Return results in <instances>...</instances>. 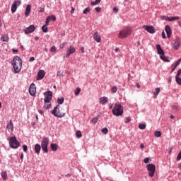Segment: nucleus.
I'll use <instances>...</instances> for the list:
<instances>
[{
  "instance_id": "f257e3e1",
  "label": "nucleus",
  "mask_w": 181,
  "mask_h": 181,
  "mask_svg": "<svg viewBox=\"0 0 181 181\" xmlns=\"http://www.w3.org/2000/svg\"><path fill=\"white\" fill-rule=\"evenodd\" d=\"M11 64L13 66L14 74H18L22 69V59L20 57L16 56L14 59L11 62Z\"/></svg>"
},
{
  "instance_id": "f03ea898",
  "label": "nucleus",
  "mask_w": 181,
  "mask_h": 181,
  "mask_svg": "<svg viewBox=\"0 0 181 181\" xmlns=\"http://www.w3.org/2000/svg\"><path fill=\"white\" fill-rule=\"evenodd\" d=\"M112 115L115 117H122L124 113V108L121 103H115L112 110Z\"/></svg>"
},
{
  "instance_id": "7ed1b4c3",
  "label": "nucleus",
  "mask_w": 181,
  "mask_h": 181,
  "mask_svg": "<svg viewBox=\"0 0 181 181\" xmlns=\"http://www.w3.org/2000/svg\"><path fill=\"white\" fill-rule=\"evenodd\" d=\"M8 141L9 142V146L11 148L17 149L21 146V143L15 136H9L8 138Z\"/></svg>"
},
{
  "instance_id": "20e7f679",
  "label": "nucleus",
  "mask_w": 181,
  "mask_h": 181,
  "mask_svg": "<svg viewBox=\"0 0 181 181\" xmlns=\"http://www.w3.org/2000/svg\"><path fill=\"white\" fill-rule=\"evenodd\" d=\"M132 28L131 27H124L119 31V37L125 38L128 37L132 33Z\"/></svg>"
},
{
  "instance_id": "39448f33",
  "label": "nucleus",
  "mask_w": 181,
  "mask_h": 181,
  "mask_svg": "<svg viewBox=\"0 0 181 181\" xmlns=\"http://www.w3.org/2000/svg\"><path fill=\"white\" fill-rule=\"evenodd\" d=\"M60 105H57L56 107H54V110H51L50 113L54 115L55 117L57 118H63L66 113H61L60 112Z\"/></svg>"
},
{
  "instance_id": "423d86ee",
  "label": "nucleus",
  "mask_w": 181,
  "mask_h": 181,
  "mask_svg": "<svg viewBox=\"0 0 181 181\" xmlns=\"http://www.w3.org/2000/svg\"><path fill=\"white\" fill-rule=\"evenodd\" d=\"M146 168L148 171V175L151 177H153L156 170V165L153 163L147 164Z\"/></svg>"
},
{
  "instance_id": "0eeeda50",
  "label": "nucleus",
  "mask_w": 181,
  "mask_h": 181,
  "mask_svg": "<svg viewBox=\"0 0 181 181\" xmlns=\"http://www.w3.org/2000/svg\"><path fill=\"white\" fill-rule=\"evenodd\" d=\"M44 97L45 105H46L47 103H50L53 98V93L51 90L44 92Z\"/></svg>"
},
{
  "instance_id": "6e6552de",
  "label": "nucleus",
  "mask_w": 181,
  "mask_h": 181,
  "mask_svg": "<svg viewBox=\"0 0 181 181\" xmlns=\"http://www.w3.org/2000/svg\"><path fill=\"white\" fill-rule=\"evenodd\" d=\"M36 30V27H35L34 25H30L29 27L25 28L23 30V32L25 35H29L30 33H33Z\"/></svg>"
},
{
  "instance_id": "1a4fd4ad",
  "label": "nucleus",
  "mask_w": 181,
  "mask_h": 181,
  "mask_svg": "<svg viewBox=\"0 0 181 181\" xmlns=\"http://www.w3.org/2000/svg\"><path fill=\"white\" fill-rule=\"evenodd\" d=\"M173 45V49L177 50L181 45V40L178 37H176V40H174L172 42Z\"/></svg>"
},
{
  "instance_id": "9d476101",
  "label": "nucleus",
  "mask_w": 181,
  "mask_h": 181,
  "mask_svg": "<svg viewBox=\"0 0 181 181\" xmlns=\"http://www.w3.org/2000/svg\"><path fill=\"white\" fill-rule=\"evenodd\" d=\"M76 47H74V45H69V47L66 51L67 53L66 54V57L69 58L71 54L76 53Z\"/></svg>"
},
{
  "instance_id": "9b49d317",
  "label": "nucleus",
  "mask_w": 181,
  "mask_h": 181,
  "mask_svg": "<svg viewBox=\"0 0 181 181\" xmlns=\"http://www.w3.org/2000/svg\"><path fill=\"white\" fill-rule=\"evenodd\" d=\"M45 75H46L45 71L40 69V71H38V72L37 74L36 80L40 81L42 79H44Z\"/></svg>"
},
{
  "instance_id": "f8f14e48",
  "label": "nucleus",
  "mask_w": 181,
  "mask_h": 181,
  "mask_svg": "<svg viewBox=\"0 0 181 181\" xmlns=\"http://www.w3.org/2000/svg\"><path fill=\"white\" fill-rule=\"evenodd\" d=\"M29 93L30 95L34 97L36 93V86L34 83H32L29 87Z\"/></svg>"
},
{
  "instance_id": "ddd939ff",
  "label": "nucleus",
  "mask_w": 181,
  "mask_h": 181,
  "mask_svg": "<svg viewBox=\"0 0 181 181\" xmlns=\"http://www.w3.org/2000/svg\"><path fill=\"white\" fill-rule=\"evenodd\" d=\"M143 28L148 33L154 34L156 33V29L152 25H144Z\"/></svg>"
},
{
  "instance_id": "4468645a",
  "label": "nucleus",
  "mask_w": 181,
  "mask_h": 181,
  "mask_svg": "<svg viewBox=\"0 0 181 181\" xmlns=\"http://www.w3.org/2000/svg\"><path fill=\"white\" fill-rule=\"evenodd\" d=\"M165 32L166 33L168 38L171 37L172 30H171V28H170V26L169 25H165Z\"/></svg>"
},
{
  "instance_id": "2eb2a0df",
  "label": "nucleus",
  "mask_w": 181,
  "mask_h": 181,
  "mask_svg": "<svg viewBox=\"0 0 181 181\" xmlns=\"http://www.w3.org/2000/svg\"><path fill=\"white\" fill-rule=\"evenodd\" d=\"M156 49H157L158 54H159L160 56L163 55V54H165V52L163 49V48L161 47L160 45H159V44L156 45Z\"/></svg>"
},
{
  "instance_id": "dca6fc26",
  "label": "nucleus",
  "mask_w": 181,
  "mask_h": 181,
  "mask_svg": "<svg viewBox=\"0 0 181 181\" xmlns=\"http://www.w3.org/2000/svg\"><path fill=\"white\" fill-rule=\"evenodd\" d=\"M31 10H32V5L31 4L27 5V7H25V17L29 16V15L31 13Z\"/></svg>"
},
{
  "instance_id": "f3484780",
  "label": "nucleus",
  "mask_w": 181,
  "mask_h": 181,
  "mask_svg": "<svg viewBox=\"0 0 181 181\" xmlns=\"http://www.w3.org/2000/svg\"><path fill=\"white\" fill-rule=\"evenodd\" d=\"M49 138L48 137H44L41 141L40 146H49Z\"/></svg>"
},
{
  "instance_id": "a211bd4d",
  "label": "nucleus",
  "mask_w": 181,
  "mask_h": 181,
  "mask_svg": "<svg viewBox=\"0 0 181 181\" xmlns=\"http://www.w3.org/2000/svg\"><path fill=\"white\" fill-rule=\"evenodd\" d=\"M93 37L94 40H95L96 42H98V43H100V42L101 37H100V35L98 34V32L95 33L93 35Z\"/></svg>"
},
{
  "instance_id": "6ab92c4d",
  "label": "nucleus",
  "mask_w": 181,
  "mask_h": 181,
  "mask_svg": "<svg viewBox=\"0 0 181 181\" xmlns=\"http://www.w3.org/2000/svg\"><path fill=\"white\" fill-rule=\"evenodd\" d=\"M58 148H59V146H58L57 144H56V143H51L50 144V149L53 152L57 151Z\"/></svg>"
},
{
  "instance_id": "aec40b11",
  "label": "nucleus",
  "mask_w": 181,
  "mask_h": 181,
  "mask_svg": "<svg viewBox=\"0 0 181 181\" xmlns=\"http://www.w3.org/2000/svg\"><path fill=\"white\" fill-rule=\"evenodd\" d=\"M41 149H42V148H41V145L40 144H36L35 145L34 151L36 154L39 155L40 153Z\"/></svg>"
},
{
  "instance_id": "412c9836",
  "label": "nucleus",
  "mask_w": 181,
  "mask_h": 181,
  "mask_svg": "<svg viewBox=\"0 0 181 181\" xmlns=\"http://www.w3.org/2000/svg\"><path fill=\"white\" fill-rule=\"evenodd\" d=\"M160 59L165 62H167V63L170 62V60L169 59V57L165 56V54H161L160 56Z\"/></svg>"
},
{
  "instance_id": "4be33fe9",
  "label": "nucleus",
  "mask_w": 181,
  "mask_h": 181,
  "mask_svg": "<svg viewBox=\"0 0 181 181\" xmlns=\"http://www.w3.org/2000/svg\"><path fill=\"white\" fill-rule=\"evenodd\" d=\"M107 102H108V98H106V97L100 98V103L102 104L103 105H105V103Z\"/></svg>"
},
{
  "instance_id": "5701e85b",
  "label": "nucleus",
  "mask_w": 181,
  "mask_h": 181,
  "mask_svg": "<svg viewBox=\"0 0 181 181\" xmlns=\"http://www.w3.org/2000/svg\"><path fill=\"white\" fill-rule=\"evenodd\" d=\"M160 93V88H156L155 91L153 92V98L156 99L158 95Z\"/></svg>"
},
{
  "instance_id": "b1692460",
  "label": "nucleus",
  "mask_w": 181,
  "mask_h": 181,
  "mask_svg": "<svg viewBox=\"0 0 181 181\" xmlns=\"http://www.w3.org/2000/svg\"><path fill=\"white\" fill-rule=\"evenodd\" d=\"M180 20V18L176 16V17H167L166 18V21H170V22H173V21H179Z\"/></svg>"
},
{
  "instance_id": "393cba45",
  "label": "nucleus",
  "mask_w": 181,
  "mask_h": 181,
  "mask_svg": "<svg viewBox=\"0 0 181 181\" xmlns=\"http://www.w3.org/2000/svg\"><path fill=\"white\" fill-rule=\"evenodd\" d=\"M7 129L11 131L13 130V124L12 120H10L9 123L8 124Z\"/></svg>"
},
{
  "instance_id": "a878e982",
  "label": "nucleus",
  "mask_w": 181,
  "mask_h": 181,
  "mask_svg": "<svg viewBox=\"0 0 181 181\" xmlns=\"http://www.w3.org/2000/svg\"><path fill=\"white\" fill-rule=\"evenodd\" d=\"M12 5L18 8L21 5V0H15Z\"/></svg>"
},
{
  "instance_id": "bb28decb",
  "label": "nucleus",
  "mask_w": 181,
  "mask_h": 181,
  "mask_svg": "<svg viewBox=\"0 0 181 181\" xmlns=\"http://www.w3.org/2000/svg\"><path fill=\"white\" fill-rule=\"evenodd\" d=\"M1 177H2L3 180H4V181L7 180V179H8V174H7V173L5 172V171L2 172L1 173Z\"/></svg>"
},
{
  "instance_id": "cd10ccee",
  "label": "nucleus",
  "mask_w": 181,
  "mask_h": 181,
  "mask_svg": "<svg viewBox=\"0 0 181 181\" xmlns=\"http://www.w3.org/2000/svg\"><path fill=\"white\" fill-rule=\"evenodd\" d=\"M100 117V115H98V117H94L92 120H90V122L95 124L98 122V118Z\"/></svg>"
},
{
  "instance_id": "c85d7f7f",
  "label": "nucleus",
  "mask_w": 181,
  "mask_h": 181,
  "mask_svg": "<svg viewBox=\"0 0 181 181\" xmlns=\"http://www.w3.org/2000/svg\"><path fill=\"white\" fill-rule=\"evenodd\" d=\"M57 102L58 105H63L64 103V98H58Z\"/></svg>"
},
{
  "instance_id": "c756f323",
  "label": "nucleus",
  "mask_w": 181,
  "mask_h": 181,
  "mask_svg": "<svg viewBox=\"0 0 181 181\" xmlns=\"http://www.w3.org/2000/svg\"><path fill=\"white\" fill-rule=\"evenodd\" d=\"M41 149L45 153H48L49 152L48 146H41Z\"/></svg>"
},
{
  "instance_id": "7c9ffc66",
  "label": "nucleus",
  "mask_w": 181,
  "mask_h": 181,
  "mask_svg": "<svg viewBox=\"0 0 181 181\" xmlns=\"http://www.w3.org/2000/svg\"><path fill=\"white\" fill-rule=\"evenodd\" d=\"M155 137L160 138L162 136V132L160 131L154 132Z\"/></svg>"
},
{
  "instance_id": "2f4dec72",
  "label": "nucleus",
  "mask_w": 181,
  "mask_h": 181,
  "mask_svg": "<svg viewBox=\"0 0 181 181\" xmlns=\"http://www.w3.org/2000/svg\"><path fill=\"white\" fill-rule=\"evenodd\" d=\"M44 107L47 110L50 109L52 107L51 102L49 103H45V102H44Z\"/></svg>"
},
{
  "instance_id": "473e14b6",
  "label": "nucleus",
  "mask_w": 181,
  "mask_h": 181,
  "mask_svg": "<svg viewBox=\"0 0 181 181\" xmlns=\"http://www.w3.org/2000/svg\"><path fill=\"white\" fill-rule=\"evenodd\" d=\"M101 132H102L103 134L106 135V134H108L109 129H108V128H107V127H103V128L101 129Z\"/></svg>"
},
{
  "instance_id": "72a5a7b5",
  "label": "nucleus",
  "mask_w": 181,
  "mask_h": 181,
  "mask_svg": "<svg viewBox=\"0 0 181 181\" xmlns=\"http://www.w3.org/2000/svg\"><path fill=\"white\" fill-rule=\"evenodd\" d=\"M90 12V7H87L83 11V15H87L88 13Z\"/></svg>"
},
{
  "instance_id": "f704fd0d",
  "label": "nucleus",
  "mask_w": 181,
  "mask_h": 181,
  "mask_svg": "<svg viewBox=\"0 0 181 181\" xmlns=\"http://www.w3.org/2000/svg\"><path fill=\"white\" fill-rule=\"evenodd\" d=\"M48 25H42V31L45 33H47L48 32V28H47Z\"/></svg>"
},
{
  "instance_id": "c9c22d12",
  "label": "nucleus",
  "mask_w": 181,
  "mask_h": 181,
  "mask_svg": "<svg viewBox=\"0 0 181 181\" xmlns=\"http://www.w3.org/2000/svg\"><path fill=\"white\" fill-rule=\"evenodd\" d=\"M152 161L151 158H145L144 160V163L145 164H148V163H151Z\"/></svg>"
},
{
  "instance_id": "e433bc0d",
  "label": "nucleus",
  "mask_w": 181,
  "mask_h": 181,
  "mask_svg": "<svg viewBox=\"0 0 181 181\" xmlns=\"http://www.w3.org/2000/svg\"><path fill=\"white\" fill-rule=\"evenodd\" d=\"M81 136H83V134H81V131H76V137L77 139H80Z\"/></svg>"
},
{
  "instance_id": "4c0bfd02",
  "label": "nucleus",
  "mask_w": 181,
  "mask_h": 181,
  "mask_svg": "<svg viewBox=\"0 0 181 181\" xmlns=\"http://www.w3.org/2000/svg\"><path fill=\"white\" fill-rule=\"evenodd\" d=\"M81 88L79 87H77L76 89H75V91H74V95H79L80 93H81Z\"/></svg>"
},
{
  "instance_id": "58836bf2",
  "label": "nucleus",
  "mask_w": 181,
  "mask_h": 181,
  "mask_svg": "<svg viewBox=\"0 0 181 181\" xmlns=\"http://www.w3.org/2000/svg\"><path fill=\"white\" fill-rule=\"evenodd\" d=\"M18 9V7L11 4V13H15V12L16 11V10Z\"/></svg>"
},
{
  "instance_id": "ea45409f",
  "label": "nucleus",
  "mask_w": 181,
  "mask_h": 181,
  "mask_svg": "<svg viewBox=\"0 0 181 181\" xmlns=\"http://www.w3.org/2000/svg\"><path fill=\"white\" fill-rule=\"evenodd\" d=\"M1 40H2V42H8V40H9V37H8V36H4V35H2V36H1Z\"/></svg>"
},
{
  "instance_id": "a19ab883",
  "label": "nucleus",
  "mask_w": 181,
  "mask_h": 181,
  "mask_svg": "<svg viewBox=\"0 0 181 181\" xmlns=\"http://www.w3.org/2000/svg\"><path fill=\"white\" fill-rule=\"evenodd\" d=\"M180 64H181V57L178 60H177L175 62H174V64H173V66H177L180 65Z\"/></svg>"
},
{
  "instance_id": "79ce46f5",
  "label": "nucleus",
  "mask_w": 181,
  "mask_h": 181,
  "mask_svg": "<svg viewBox=\"0 0 181 181\" xmlns=\"http://www.w3.org/2000/svg\"><path fill=\"white\" fill-rule=\"evenodd\" d=\"M146 127V124H144V123H141V124H140L139 125V129H141V130L145 129Z\"/></svg>"
},
{
  "instance_id": "37998d69",
  "label": "nucleus",
  "mask_w": 181,
  "mask_h": 181,
  "mask_svg": "<svg viewBox=\"0 0 181 181\" xmlns=\"http://www.w3.org/2000/svg\"><path fill=\"white\" fill-rule=\"evenodd\" d=\"M175 81L178 85L181 86V78L180 77H179V76L175 77Z\"/></svg>"
},
{
  "instance_id": "c03bdc74",
  "label": "nucleus",
  "mask_w": 181,
  "mask_h": 181,
  "mask_svg": "<svg viewBox=\"0 0 181 181\" xmlns=\"http://www.w3.org/2000/svg\"><path fill=\"white\" fill-rule=\"evenodd\" d=\"M22 147L23 152L27 153L28 149V146L26 144H23Z\"/></svg>"
},
{
  "instance_id": "a18cd8bd",
  "label": "nucleus",
  "mask_w": 181,
  "mask_h": 181,
  "mask_svg": "<svg viewBox=\"0 0 181 181\" xmlns=\"http://www.w3.org/2000/svg\"><path fill=\"white\" fill-rule=\"evenodd\" d=\"M181 160V150L179 151L177 156V161H180Z\"/></svg>"
},
{
  "instance_id": "49530a36",
  "label": "nucleus",
  "mask_w": 181,
  "mask_h": 181,
  "mask_svg": "<svg viewBox=\"0 0 181 181\" xmlns=\"http://www.w3.org/2000/svg\"><path fill=\"white\" fill-rule=\"evenodd\" d=\"M47 18H49V19H50V21H53L54 22L56 21V17L54 15H51L50 16H48Z\"/></svg>"
},
{
  "instance_id": "de8ad7c7",
  "label": "nucleus",
  "mask_w": 181,
  "mask_h": 181,
  "mask_svg": "<svg viewBox=\"0 0 181 181\" xmlns=\"http://www.w3.org/2000/svg\"><path fill=\"white\" fill-rule=\"evenodd\" d=\"M56 50H57V49H56V47H55L54 45H53L52 47H50V49H49L50 52H52V53L55 52Z\"/></svg>"
},
{
  "instance_id": "09e8293b",
  "label": "nucleus",
  "mask_w": 181,
  "mask_h": 181,
  "mask_svg": "<svg viewBox=\"0 0 181 181\" xmlns=\"http://www.w3.org/2000/svg\"><path fill=\"white\" fill-rule=\"evenodd\" d=\"M50 18H49L48 17H47V18L45 19V25H49V23H50Z\"/></svg>"
},
{
  "instance_id": "8fccbe9b",
  "label": "nucleus",
  "mask_w": 181,
  "mask_h": 181,
  "mask_svg": "<svg viewBox=\"0 0 181 181\" xmlns=\"http://www.w3.org/2000/svg\"><path fill=\"white\" fill-rule=\"evenodd\" d=\"M112 92L113 93H116L117 92V86H112Z\"/></svg>"
},
{
  "instance_id": "3c124183",
  "label": "nucleus",
  "mask_w": 181,
  "mask_h": 181,
  "mask_svg": "<svg viewBox=\"0 0 181 181\" xmlns=\"http://www.w3.org/2000/svg\"><path fill=\"white\" fill-rule=\"evenodd\" d=\"M45 12V8L40 7L38 8V13H42Z\"/></svg>"
},
{
  "instance_id": "603ef678",
  "label": "nucleus",
  "mask_w": 181,
  "mask_h": 181,
  "mask_svg": "<svg viewBox=\"0 0 181 181\" xmlns=\"http://www.w3.org/2000/svg\"><path fill=\"white\" fill-rule=\"evenodd\" d=\"M131 121V117H127L125 118V123L126 124H129Z\"/></svg>"
},
{
  "instance_id": "864d4df0",
  "label": "nucleus",
  "mask_w": 181,
  "mask_h": 181,
  "mask_svg": "<svg viewBox=\"0 0 181 181\" xmlns=\"http://www.w3.org/2000/svg\"><path fill=\"white\" fill-rule=\"evenodd\" d=\"M95 12H97V13H100V11H101V8L99 7V6L95 7Z\"/></svg>"
},
{
  "instance_id": "5fc2aeb1",
  "label": "nucleus",
  "mask_w": 181,
  "mask_h": 181,
  "mask_svg": "<svg viewBox=\"0 0 181 181\" xmlns=\"http://www.w3.org/2000/svg\"><path fill=\"white\" fill-rule=\"evenodd\" d=\"M167 18H168V16H160V18L161 21H167Z\"/></svg>"
},
{
  "instance_id": "6e6d98bb",
  "label": "nucleus",
  "mask_w": 181,
  "mask_h": 181,
  "mask_svg": "<svg viewBox=\"0 0 181 181\" xmlns=\"http://www.w3.org/2000/svg\"><path fill=\"white\" fill-rule=\"evenodd\" d=\"M113 12L115 13H118V11H119V9H118V8L117 7H113Z\"/></svg>"
},
{
  "instance_id": "4d7b16f0",
  "label": "nucleus",
  "mask_w": 181,
  "mask_h": 181,
  "mask_svg": "<svg viewBox=\"0 0 181 181\" xmlns=\"http://www.w3.org/2000/svg\"><path fill=\"white\" fill-rule=\"evenodd\" d=\"M181 75V69H179L175 77H179Z\"/></svg>"
},
{
  "instance_id": "13d9d810",
  "label": "nucleus",
  "mask_w": 181,
  "mask_h": 181,
  "mask_svg": "<svg viewBox=\"0 0 181 181\" xmlns=\"http://www.w3.org/2000/svg\"><path fill=\"white\" fill-rule=\"evenodd\" d=\"M57 76H64L63 72H62L61 71H57Z\"/></svg>"
},
{
  "instance_id": "bf43d9fd",
  "label": "nucleus",
  "mask_w": 181,
  "mask_h": 181,
  "mask_svg": "<svg viewBox=\"0 0 181 181\" xmlns=\"http://www.w3.org/2000/svg\"><path fill=\"white\" fill-rule=\"evenodd\" d=\"M12 52H13V54H16L18 53V49L13 48L12 49Z\"/></svg>"
},
{
  "instance_id": "052dcab7",
  "label": "nucleus",
  "mask_w": 181,
  "mask_h": 181,
  "mask_svg": "<svg viewBox=\"0 0 181 181\" xmlns=\"http://www.w3.org/2000/svg\"><path fill=\"white\" fill-rule=\"evenodd\" d=\"M75 11H76V8H74L73 6H71L70 13L74 14Z\"/></svg>"
},
{
  "instance_id": "680f3d73",
  "label": "nucleus",
  "mask_w": 181,
  "mask_h": 181,
  "mask_svg": "<svg viewBox=\"0 0 181 181\" xmlns=\"http://www.w3.org/2000/svg\"><path fill=\"white\" fill-rule=\"evenodd\" d=\"M172 66H173V67L172 68V70H171V72H170L171 74L173 73L175 71L176 68L177 67V66H175V65H173V64H172Z\"/></svg>"
},
{
  "instance_id": "e2e57ef3",
  "label": "nucleus",
  "mask_w": 181,
  "mask_h": 181,
  "mask_svg": "<svg viewBox=\"0 0 181 181\" xmlns=\"http://www.w3.org/2000/svg\"><path fill=\"white\" fill-rule=\"evenodd\" d=\"M35 60V58L34 57H30L29 59V62H34Z\"/></svg>"
},
{
  "instance_id": "0e129e2a",
  "label": "nucleus",
  "mask_w": 181,
  "mask_h": 181,
  "mask_svg": "<svg viewBox=\"0 0 181 181\" xmlns=\"http://www.w3.org/2000/svg\"><path fill=\"white\" fill-rule=\"evenodd\" d=\"M161 36L163 37V39H166V38H167V37L165 36V33L164 31H163V32L161 33Z\"/></svg>"
},
{
  "instance_id": "69168bd1",
  "label": "nucleus",
  "mask_w": 181,
  "mask_h": 181,
  "mask_svg": "<svg viewBox=\"0 0 181 181\" xmlns=\"http://www.w3.org/2000/svg\"><path fill=\"white\" fill-rule=\"evenodd\" d=\"M98 4V3H97L95 1H90V5H92V6H96Z\"/></svg>"
},
{
  "instance_id": "338daca9",
  "label": "nucleus",
  "mask_w": 181,
  "mask_h": 181,
  "mask_svg": "<svg viewBox=\"0 0 181 181\" xmlns=\"http://www.w3.org/2000/svg\"><path fill=\"white\" fill-rule=\"evenodd\" d=\"M23 156H24L23 153H21V163H22V162H23Z\"/></svg>"
},
{
  "instance_id": "774afa93",
  "label": "nucleus",
  "mask_w": 181,
  "mask_h": 181,
  "mask_svg": "<svg viewBox=\"0 0 181 181\" xmlns=\"http://www.w3.org/2000/svg\"><path fill=\"white\" fill-rule=\"evenodd\" d=\"M65 43H66V42H64L63 44H62V45H60V49H64Z\"/></svg>"
}]
</instances>
